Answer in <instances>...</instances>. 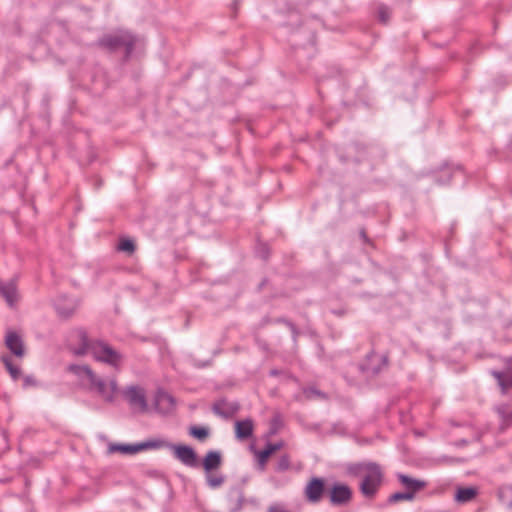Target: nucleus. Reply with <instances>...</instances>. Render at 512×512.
I'll use <instances>...</instances> for the list:
<instances>
[{
    "label": "nucleus",
    "mask_w": 512,
    "mask_h": 512,
    "mask_svg": "<svg viewBox=\"0 0 512 512\" xmlns=\"http://www.w3.org/2000/svg\"><path fill=\"white\" fill-rule=\"evenodd\" d=\"M290 327H291L292 331L295 332V326L290 324Z\"/></svg>",
    "instance_id": "2f4dec72"
},
{
    "label": "nucleus",
    "mask_w": 512,
    "mask_h": 512,
    "mask_svg": "<svg viewBox=\"0 0 512 512\" xmlns=\"http://www.w3.org/2000/svg\"><path fill=\"white\" fill-rule=\"evenodd\" d=\"M352 489L343 483L333 484L328 491V498L333 506L347 505L352 499Z\"/></svg>",
    "instance_id": "423d86ee"
},
{
    "label": "nucleus",
    "mask_w": 512,
    "mask_h": 512,
    "mask_svg": "<svg viewBox=\"0 0 512 512\" xmlns=\"http://www.w3.org/2000/svg\"><path fill=\"white\" fill-rule=\"evenodd\" d=\"M349 472L362 478L360 491L365 497L371 498L377 493L383 478L379 465L373 462L359 463L351 466Z\"/></svg>",
    "instance_id": "7ed1b4c3"
},
{
    "label": "nucleus",
    "mask_w": 512,
    "mask_h": 512,
    "mask_svg": "<svg viewBox=\"0 0 512 512\" xmlns=\"http://www.w3.org/2000/svg\"><path fill=\"white\" fill-rule=\"evenodd\" d=\"M284 443L282 441L276 443H268L263 450H255L258 467L261 471H264L267 465L268 458L276 451L282 449Z\"/></svg>",
    "instance_id": "9d476101"
},
{
    "label": "nucleus",
    "mask_w": 512,
    "mask_h": 512,
    "mask_svg": "<svg viewBox=\"0 0 512 512\" xmlns=\"http://www.w3.org/2000/svg\"><path fill=\"white\" fill-rule=\"evenodd\" d=\"M235 431L237 438L241 440L248 439L253 433V423L250 419L237 421L235 423Z\"/></svg>",
    "instance_id": "f3484780"
},
{
    "label": "nucleus",
    "mask_w": 512,
    "mask_h": 512,
    "mask_svg": "<svg viewBox=\"0 0 512 512\" xmlns=\"http://www.w3.org/2000/svg\"><path fill=\"white\" fill-rule=\"evenodd\" d=\"M189 432L193 437L199 440H204L208 436V430L203 427L193 426L190 428Z\"/></svg>",
    "instance_id": "b1692460"
},
{
    "label": "nucleus",
    "mask_w": 512,
    "mask_h": 512,
    "mask_svg": "<svg viewBox=\"0 0 512 512\" xmlns=\"http://www.w3.org/2000/svg\"><path fill=\"white\" fill-rule=\"evenodd\" d=\"M221 463V454L218 451H209L203 459V468L206 472H211L217 469Z\"/></svg>",
    "instance_id": "dca6fc26"
},
{
    "label": "nucleus",
    "mask_w": 512,
    "mask_h": 512,
    "mask_svg": "<svg viewBox=\"0 0 512 512\" xmlns=\"http://www.w3.org/2000/svg\"><path fill=\"white\" fill-rule=\"evenodd\" d=\"M122 393L133 409L141 412L147 409L145 392L141 387L129 386Z\"/></svg>",
    "instance_id": "6e6552de"
},
{
    "label": "nucleus",
    "mask_w": 512,
    "mask_h": 512,
    "mask_svg": "<svg viewBox=\"0 0 512 512\" xmlns=\"http://www.w3.org/2000/svg\"><path fill=\"white\" fill-rule=\"evenodd\" d=\"M56 309H57L59 315L67 317L73 312L74 307L71 306L68 310H65V309H61L59 304H56Z\"/></svg>",
    "instance_id": "cd10ccee"
},
{
    "label": "nucleus",
    "mask_w": 512,
    "mask_h": 512,
    "mask_svg": "<svg viewBox=\"0 0 512 512\" xmlns=\"http://www.w3.org/2000/svg\"><path fill=\"white\" fill-rule=\"evenodd\" d=\"M134 249H135L134 243H133V241H131L129 239H123L118 244L119 251L132 253L134 251Z\"/></svg>",
    "instance_id": "393cba45"
},
{
    "label": "nucleus",
    "mask_w": 512,
    "mask_h": 512,
    "mask_svg": "<svg viewBox=\"0 0 512 512\" xmlns=\"http://www.w3.org/2000/svg\"><path fill=\"white\" fill-rule=\"evenodd\" d=\"M477 490L473 487L459 488L455 494V500L460 503L469 502L475 498Z\"/></svg>",
    "instance_id": "a211bd4d"
},
{
    "label": "nucleus",
    "mask_w": 512,
    "mask_h": 512,
    "mask_svg": "<svg viewBox=\"0 0 512 512\" xmlns=\"http://www.w3.org/2000/svg\"><path fill=\"white\" fill-rule=\"evenodd\" d=\"M498 413L505 425H512V410L506 411L504 408H498Z\"/></svg>",
    "instance_id": "a878e982"
},
{
    "label": "nucleus",
    "mask_w": 512,
    "mask_h": 512,
    "mask_svg": "<svg viewBox=\"0 0 512 512\" xmlns=\"http://www.w3.org/2000/svg\"><path fill=\"white\" fill-rule=\"evenodd\" d=\"M290 468V457L285 454L282 455L276 463L275 470L277 472H285Z\"/></svg>",
    "instance_id": "5701e85b"
},
{
    "label": "nucleus",
    "mask_w": 512,
    "mask_h": 512,
    "mask_svg": "<svg viewBox=\"0 0 512 512\" xmlns=\"http://www.w3.org/2000/svg\"><path fill=\"white\" fill-rule=\"evenodd\" d=\"M491 374L497 380L503 394L512 389V367L509 369V360L507 361V370L505 372L493 370Z\"/></svg>",
    "instance_id": "2eb2a0df"
},
{
    "label": "nucleus",
    "mask_w": 512,
    "mask_h": 512,
    "mask_svg": "<svg viewBox=\"0 0 512 512\" xmlns=\"http://www.w3.org/2000/svg\"><path fill=\"white\" fill-rule=\"evenodd\" d=\"M414 497L411 492H396L389 497V502L396 503L399 501H411Z\"/></svg>",
    "instance_id": "4be33fe9"
},
{
    "label": "nucleus",
    "mask_w": 512,
    "mask_h": 512,
    "mask_svg": "<svg viewBox=\"0 0 512 512\" xmlns=\"http://www.w3.org/2000/svg\"><path fill=\"white\" fill-rule=\"evenodd\" d=\"M0 294L9 306H13L18 300L16 281L14 279H10L9 281L0 279Z\"/></svg>",
    "instance_id": "f8f14e48"
},
{
    "label": "nucleus",
    "mask_w": 512,
    "mask_h": 512,
    "mask_svg": "<svg viewBox=\"0 0 512 512\" xmlns=\"http://www.w3.org/2000/svg\"><path fill=\"white\" fill-rule=\"evenodd\" d=\"M397 479L401 483V485L405 488L406 492H411L413 497H415V494L418 491L422 490L426 486L425 481L412 478L405 474H398Z\"/></svg>",
    "instance_id": "4468645a"
},
{
    "label": "nucleus",
    "mask_w": 512,
    "mask_h": 512,
    "mask_svg": "<svg viewBox=\"0 0 512 512\" xmlns=\"http://www.w3.org/2000/svg\"><path fill=\"white\" fill-rule=\"evenodd\" d=\"M498 497L505 509L512 510V486L501 487Z\"/></svg>",
    "instance_id": "6ab92c4d"
},
{
    "label": "nucleus",
    "mask_w": 512,
    "mask_h": 512,
    "mask_svg": "<svg viewBox=\"0 0 512 512\" xmlns=\"http://www.w3.org/2000/svg\"><path fill=\"white\" fill-rule=\"evenodd\" d=\"M163 447H168L173 451L174 457L186 466L194 467L197 464V456L193 448L187 445L170 444L165 441Z\"/></svg>",
    "instance_id": "0eeeda50"
},
{
    "label": "nucleus",
    "mask_w": 512,
    "mask_h": 512,
    "mask_svg": "<svg viewBox=\"0 0 512 512\" xmlns=\"http://www.w3.org/2000/svg\"><path fill=\"white\" fill-rule=\"evenodd\" d=\"M6 347L17 357H23L25 354L22 337L15 331H8L5 337Z\"/></svg>",
    "instance_id": "9b49d317"
},
{
    "label": "nucleus",
    "mask_w": 512,
    "mask_h": 512,
    "mask_svg": "<svg viewBox=\"0 0 512 512\" xmlns=\"http://www.w3.org/2000/svg\"><path fill=\"white\" fill-rule=\"evenodd\" d=\"M512 368V357L509 359V369Z\"/></svg>",
    "instance_id": "7c9ffc66"
},
{
    "label": "nucleus",
    "mask_w": 512,
    "mask_h": 512,
    "mask_svg": "<svg viewBox=\"0 0 512 512\" xmlns=\"http://www.w3.org/2000/svg\"><path fill=\"white\" fill-rule=\"evenodd\" d=\"M390 10L386 6L378 8V18L382 23H387L390 18Z\"/></svg>",
    "instance_id": "bb28decb"
},
{
    "label": "nucleus",
    "mask_w": 512,
    "mask_h": 512,
    "mask_svg": "<svg viewBox=\"0 0 512 512\" xmlns=\"http://www.w3.org/2000/svg\"><path fill=\"white\" fill-rule=\"evenodd\" d=\"M79 337L81 339L82 344L79 348L74 349V354H91L93 358L97 361L106 363L115 368H118L120 366L122 362V356L111 346L102 341H89L86 334L83 332L79 334Z\"/></svg>",
    "instance_id": "f03ea898"
},
{
    "label": "nucleus",
    "mask_w": 512,
    "mask_h": 512,
    "mask_svg": "<svg viewBox=\"0 0 512 512\" xmlns=\"http://www.w3.org/2000/svg\"><path fill=\"white\" fill-rule=\"evenodd\" d=\"M206 481L211 488H218L224 482V477L219 474H212L211 472H207Z\"/></svg>",
    "instance_id": "412c9836"
},
{
    "label": "nucleus",
    "mask_w": 512,
    "mask_h": 512,
    "mask_svg": "<svg viewBox=\"0 0 512 512\" xmlns=\"http://www.w3.org/2000/svg\"><path fill=\"white\" fill-rule=\"evenodd\" d=\"M269 512H278L275 507H270Z\"/></svg>",
    "instance_id": "c756f323"
},
{
    "label": "nucleus",
    "mask_w": 512,
    "mask_h": 512,
    "mask_svg": "<svg viewBox=\"0 0 512 512\" xmlns=\"http://www.w3.org/2000/svg\"><path fill=\"white\" fill-rule=\"evenodd\" d=\"M1 361L3 362L7 371L9 372L11 378L13 380H17L21 375L20 368L17 365L13 364L11 358L7 355H3L1 357Z\"/></svg>",
    "instance_id": "aec40b11"
},
{
    "label": "nucleus",
    "mask_w": 512,
    "mask_h": 512,
    "mask_svg": "<svg viewBox=\"0 0 512 512\" xmlns=\"http://www.w3.org/2000/svg\"><path fill=\"white\" fill-rule=\"evenodd\" d=\"M325 492L324 480L314 477L306 485L304 495L308 502L319 503Z\"/></svg>",
    "instance_id": "1a4fd4ad"
},
{
    "label": "nucleus",
    "mask_w": 512,
    "mask_h": 512,
    "mask_svg": "<svg viewBox=\"0 0 512 512\" xmlns=\"http://www.w3.org/2000/svg\"><path fill=\"white\" fill-rule=\"evenodd\" d=\"M164 445L165 441L162 439H151L137 444L109 443L107 447V453H121L133 455L144 450L159 449L162 448Z\"/></svg>",
    "instance_id": "20e7f679"
},
{
    "label": "nucleus",
    "mask_w": 512,
    "mask_h": 512,
    "mask_svg": "<svg viewBox=\"0 0 512 512\" xmlns=\"http://www.w3.org/2000/svg\"><path fill=\"white\" fill-rule=\"evenodd\" d=\"M34 384V379L30 376L24 378V386H29Z\"/></svg>",
    "instance_id": "c85d7f7f"
},
{
    "label": "nucleus",
    "mask_w": 512,
    "mask_h": 512,
    "mask_svg": "<svg viewBox=\"0 0 512 512\" xmlns=\"http://www.w3.org/2000/svg\"><path fill=\"white\" fill-rule=\"evenodd\" d=\"M69 370L76 374L87 386L88 390L103 401L112 403L118 393V385L114 378L104 379L96 375L86 365H71Z\"/></svg>",
    "instance_id": "f257e3e1"
},
{
    "label": "nucleus",
    "mask_w": 512,
    "mask_h": 512,
    "mask_svg": "<svg viewBox=\"0 0 512 512\" xmlns=\"http://www.w3.org/2000/svg\"><path fill=\"white\" fill-rule=\"evenodd\" d=\"M156 410L162 414L171 413L175 408L174 398L164 391H159L155 397Z\"/></svg>",
    "instance_id": "ddd939ff"
},
{
    "label": "nucleus",
    "mask_w": 512,
    "mask_h": 512,
    "mask_svg": "<svg viewBox=\"0 0 512 512\" xmlns=\"http://www.w3.org/2000/svg\"><path fill=\"white\" fill-rule=\"evenodd\" d=\"M99 43L109 50H114L124 46L126 48L127 55H129L133 50L135 39L130 33L120 31L103 37Z\"/></svg>",
    "instance_id": "39448f33"
}]
</instances>
